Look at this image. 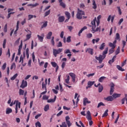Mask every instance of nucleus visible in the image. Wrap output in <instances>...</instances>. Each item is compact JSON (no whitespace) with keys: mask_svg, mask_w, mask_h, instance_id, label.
Wrapping results in <instances>:
<instances>
[{"mask_svg":"<svg viewBox=\"0 0 127 127\" xmlns=\"http://www.w3.org/2000/svg\"><path fill=\"white\" fill-rule=\"evenodd\" d=\"M42 36H40L39 35H37V37L38 38V40L41 42H43L44 38V34H42Z\"/></svg>","mask_w":127,"mask_h":127,"instance_id":"nucleus-12","label":"nucleus"},{"mask_svg":"<svg viewBox=\"0 0 127 127\" xmlns=\"http://www.w3.org/2000/svg\"><path fill=\"white\" fill-rule=\"evenodd\" d=\"M65 20V17L64 16H61L58 18L59 22L62 23Z\"/></svg>","mask_w":127,"mask_h":127,"instance_id":"nucleus-11","label":"nucleus"},{"mask_svg":"<svg viewBox=\"0 0 127 127\" xmlns=\"http://www.w3.org/2000/svg\"><path fill=\"white\" fill-rule=\"evenodd\" d=\"M99 40H100V39L99 38H97L96 40V39H93L92 42V43L93 44H95V42L96 43H98V42H99Z\"/></svg>","mask_w":127,"mask_h":127,"instance_id":"nucleus-41","label":"nucleus"},{"mask_svg":"<svg viewBox=\"0 0 127 127\" xmlns=\"http://www.w3.org/2000/svg\"><path fill=\"white\" fill-rule=\"evenodd\" d=\"M62 46H63L62 43H61V42H59L58 45H57V47L59 48V47H62Z\"/></svg>","mask_w":127,"mask_h":127,"instance_id":"nucleus-62","label":"nucleus"},{"mask_svg":"<svg viewBox=\"0 0 127 127\" xmlns=\"http://www.w3.org/2000/svg\"><path fill=\"white\" fill-rule=\"evenodd\" d=\"M67 29L69 30L70 32H72V30H73V26H68Z\"/></svg>","mask_w":127,"mask_h":127,"instance_id":"nucleus-53","label":"nucleus"},{"mask_svg":"<svg viewBox=\"0 0 127 127\" xmlns=\"http://www.w3.org/2000/svg\"><path fill=\"white\" fill-rule=\"evenodd\" d=\"M59 2L60 3V5L62 6L63 8H66V4L65 3L63 2L64 0H58Z\"/></svg>","mask_w":127,"mask_h":127,"instance_id":"nucleus-9","label":"nucleus"},{"mask_svg":"<svg viewBox=\"0 0 127 127\" xmlns=\"http://www.w3.org/2000/svg\"><path fill=\"white\" fill-rule=\"evenodd\" d=\"M117 8H118L119 15H121L122 13V12L121 11V7L120 6H117Z\"/></svg>","mask_w":127,"mask_h":127,"instance_id":"nucleus-47","label":"nucleus"},{"mask_svg":"<svg viewBox=\"0 0 127 127\" xmlns=\"http://www.w3.org/2000/svg\"><path fill=\"white\" fill-rule=\"evenodd\" d=\"M23 47V41H21L20 45L19 46L18 49H22Z\"/></svg>","mask_w":127,"mask_h":127,"instance_id":"nucleus-51","label":"nucleus"},{"mask_svg":"<svg viewBox=\"0 0 127 127\" xmlns=\"http://www.w3.org/2000/svg\"><path fill=\"white\" fill-rule=\"evenodd\" d=\"M114 52V49L111 48V49L109 50V54L110 55V54L113 53Z\"/></svg>","mask_w":127,"mask_h":127,"instance_id":"nucleus-58","label":"nucleus"},{"mask_svg":"<svg viewBox=\"0 0 127 127\" xmlns=\"http://www.w3.org/2000/svg\"><path fill=\"white\" fill-rule=\"evenodd\" d=\"M49 99V96L47 95H44L43 96V100H48Z\"/></svg>","mask_w":127,"mask_h":127,"instance_id":"nucleus-59","label":"nucleus"},{"mask_svg":"<svg viewBox=\"0 0 127 127\" xmlns=\"http://www.w3.org/2000/svg\"><path fill=\"white\" fill-rule=\"evenodd\" d=\"M127 60H126L125 61H124L122 63V66H124L126 64V62H127Z\"/></svg>","mask_w":127,"mask_h":127,"instance_id":"nucleus-64","label":"nucleus"},{"mask_svg":"<svg viewBox=\"0 0 127 127\" xmlns=\"http://www.w3.org/2000/svg\"><path fill=\"white\" fill-rule=\"evenodd\" d=\"M60 85V90L61 92H62L63 91V87L62 86V85H61V83H59Z\"/></svg>","mask_w":127,"mask_h":127,"instance_id":"nucleus-61","label":"nucleus"},{"mask_svg":"<svg viewBox=\"0 0 127 127\" xmlns=\"http://www.w3.org/2000/svg\"><path fill=\"white\" fill-rule=\"evenodd\" d=\"M116 40H120V34L119 33H117L116 34Z\"/></svg>","mask_w":127,"mask_h":127,"instance_id":"nucleus-46","label":"nucleus"},{"mask_svg":"<svg viewBox=\"0 0 127 127\" xmlns=\"http://www.w3.org/2000/svg\"><path fill=\"white\" fill-rule=\"evenodd\" d=\"M6 55L8 56V57L9 58H10V56H11V53H10V49H8V51L6 53Z\"/></svg>","mask_w":127,"mask_h":127,"instance_id":"nucleus-28","label":"nucleus"},{"mask_svg":"<svg viewBox=\"0 0 127 127\" xmlns=\"http://www.w3.org/2000/svg\"><path fill=\"white\" fill-rule=\"evenodd\" d=\"M108 48H106L105 50L103 52V55H99V57H95V59L99 61V64H101L103 60L106 58V54L108 53Z\"/></svg>","mask_w":127,"mask_h":127,"instance_id":"nucleus-2","label":"nucleus"},{"mask_svg":"<svg viewBox=\"0 0 127 127\" xmlns=\"http://www.w3.org/2000/svg\"><path fill=\"white\" fill-rule=\"evenodd\" d=\"M63 51V49H59L58 50L54 49H53V55L54 57H57L58 54H60L61 52Z\"/></svg>","mask_w":127,"mask_h":127,"instance_id":"nucleus-5","label":"nucleus"},{"mask_svg":"<svg viewBox=\"0 0 127 127\" xmlns=\"http://www.w3.org/2000/svg\"><path fill=\"white\" fill-rule=\"evenodd\" d=\"M52 35H53V32H49L46 36L47 39H51Z\"/></svg>","mask_w":127,"mask_h":127,"instance_id":"nucleus-18","label":"nucleus"},{"mask_svg":"<svg viewBox=\"0 0 127 127\" xmlns=\"http://www.w3.org/2000/svg\"><path fill=\"white\" fill-rule=\"evenodd\" d=\"M101 106H104L105 105L102 102H100L98 105L97 108H99Z\"/></svg>","mask_w":127,"mask_h":127,"instance_id":"nucleus-56","label":"nucleus"},{"mask_svg":"<svg viewBox=\"0 0 127 127\" xmlns=\"http://www.w3.org/2000/svg\"><path fill=\"white\" fill-rule=\"evenodd\" d=\"M27 82L26 81H25L24 80H23L22 81V83L21 86H20L22 88H24L27 86Z\"/></svg>","mask_w":127,"mask_h":127,"instance_id":"nucleus-7","label":"nucleus"},{"mask_svg":"<svg viewBox=\"0 0 127 127\" xmlns=\"http://www.w3.org/2000/svg\"><path fill=\"white\" fill-rule=\"evenodd\" d=\"M95 83V81H88L87 83V86L86 87V89H88L89 88H91L93 85Z\"/></svg>","mask_w":127,"mask_h":127,"instance_id":"nucleus-8","label":"nucleus"},{"mask_svg":"<svg viewBox=\"0 0 127 127\" xmlns=\"http://www.w3.org/2000/svg\"><path fill=\"white\" fill-rule=\"evenodd\" d=\"M120 52V47H118L117 50L115 52L116 55H118Z\"/></svg>","mask_w":127,"mask_h":127,"instance_id":"nucleus-43","label":"nucleus"},{"mask_svg":"<svg viewBox=\"0 0 127 127\" xmlns=\"http://www.w3.org/2000/svg\"><path fill=\"white\" fill-rule=\"evenodd\" d=\"M64 54H68V53H71V52L70 51V50L67 49L64 51Z\"/></svg>","mask_w":127,"mask_h":127,"instance_id":"nucleus-60","label":"nucleus"},{"mask_svg":"<svg viewBox=\"0 0 127 127\" xmlns=\"http://www.w3.org/2000/svg\"><path fill=\"white\" fill-rule=\"evenodd\" d=\"M94 75H95V73H91V74L87 75V76L88 77H90L91 76H94Z\"/></svg>","mask_w":127,"mask_h":127,"instance_id":"nucleus-63","label":"nucleus"},{"mask_svg":"<svg viewBox=\"0 0 127 127\" xmlns=\"http://www.w3.org/2000/svg\"><path fill=\"white\" fill-rule=\"evenodd\" d=\"M16 102V104H15V113L17 114L18 113V100H16L14 101V104H15Z\"/></svg>","mask_w":127,"mask_h":127,"instance_id":"nucleus-17","label":"nucleus"},{"mask_svg":"<svg viewBox=\"0 0 127 127\" xmlns=\"http://www.w3.org/2000/svg\"><path fill=\"white\" fill-rule=\"evenodd\" d=\"M93 37V34L91 33H88L86 35V37L88 39H90Z\"/></svg>","mask_w":127,"mask_h":127,"instance_id":"nucleus-44","label":"nucleus"},{"mask_svg":"<svg viewBox=\"0 0 127 127\" xmlns=\"http://www.w3.org/2000/svg\"><path fill=\"white\" fill-rule=\"evenodd\" d=\"M18 76V74L16 73L14 74L12 77H11L10 79L12 80H14Z\"/></svg>","mask_w":127,"mask_h":127,"instance_id":"nucleus-42","label":"nucleus"},{"mask_svg":"<svg viewBox=\"0 0 127 127\" xmlns=\"http://www.w3.org/2000/svg\"><path fill=\"white\" fill-rule=\"evenodd\" d=\"M85 52L86 53L88 52L91 55H93L94 54V50L93 49L87 48Z\"/></svg>","mask_w":127,"mask_h":127,"instance_id":"nucleus-10","label":"nucleus"},{"mask_svg":"<svg viewBox=\"0 0 127 127\" xmlns=\"http://www.w3.org/2000/svg\"><path fill=\"white\" fill-rule=\"evenodd\" d=\"M54 39H55V37H52V40H51V43L53 45V46L55 45V42Z\"/></svg>","mask_w":127,"mask_h":127,"instance_id":"nucleus-45","label":"nucleus"},{"mask_svg":"<svg viewBox=\"0 0 127 127\" xmlns=\"http://www.w3.org/2000/svg\"><path fill=\"white\" fill-rule=\"evenodd\" d=\"M92 5H93V6L92 7V8H93L94 9H97V4H96L95 0H93L92 1Z\"/></svg>","mask_w":127,"mask_h":127,"instance_id":"nucleus-20","label":"nucleus"},{"mask_svg":"<svg viewBox=\"0 0 127 127\" xmlns=\"http://www.w3.org/2000/svg\"><path fill=\"white\" fill-rule=\"evenodd\" d=\"M103 89V87L102 85H100L98 87V92L99 93L101 92Z\"/></svg>","mask_w":127,"mask_h":127,"instance_id":"nucleus-27","label":"nucleus"},{"mask_svg":"<svg viewBox=\"0 0 127 127\" xmlns=\"http://www.w3.org/2000/svg\"><path fill=\"white\" fill-rule=\"evenodd\" d=\"M71 36H68L67 38H66V42L67 43H70L71 42Z\"/></svg>","mask_w":127,"mask_h":127,"instance_id":"nucleus-50","label":"nucleus"},{"mask_svg":"<svg viewBox=\"0 0 127 127\" xmlns=\"http://www.w3.org/2000/svg\"><path fill=\"white\" fill-rule=\"evenodd\" d=\"M87 28L86 26L83 27L78 32V36H81V33H82L84 30L87 29Z\"/></svg>","mask_w":127,"mask_h":127,"instance_id":"nucleus-16","label":"nucleus"},{"mask_svg":"<svg viewBox=\"0 0 127 127\" xmlns=\"http://www.w3.org/2000/svg\"><path fill=\"white\" fill-rule=\"evenodd\" d=\"M29 48H27L26 50V55L27 56V58L29 59Z\"/></svg>","mask_w":127,"mask_h":127,"instance_id":"nucleus-24","label":"nucleus"},{"mask_svg":"<svg viewBox=\"0 0 127 127\" xmlns=\"http://www.w3.org/2000/svg\"><path fill=\"white\" fill-rule=\"evenodd\" d=\"M108 110H106L104 113L103 114V115H102V117H106L108 116Z\"/></svg>","mask_w":127,"mask_h":127,"instance_id":"nucleus-40","label":"nucleus"},{"mask_svg":"<svg viewBox=\"0 0 127 127\" xmlns=\"http://www.w3.org/2000/svg\"><path fill=\"white\" fill-rule=\"evenodd\" d=\"M69 75L72 78V82H75V81H76V74L74 73L70 72L69 73Z\"/></svg>","mask_w":127,"mask_h":127,"instance_id":"nucleus-6","label":"nucleus"},{"mask_svg":"<svg viewBox=\"0 0 127 127\" xmlns=\"http://www.w3.org/2000/svg\"><path fill=\"white\" fill-rule=\"evenodd\" d=\"M65 14L66 15V16L67 17V18L70 19V18L71 17V16H70V13H69L67 11H66L65 12Z\"/></svg>","mask_w":127,"mask_h":127,"instance_id":"nucleus-37","label":"nucleus"},{"mask_svg":"<svg viewBox=\"0 0 127 127\" xmlns=\"http://www.w3.org/2000/svg\"><path fill=\"white\" fill-rule=\"evenodd\" d=\"M47 81H48V79H46L45 83H44V82L42 83V89L43 90H45V91L41 93V95L39 96V98H42V95L45 94L47 92V86H46V85L47 84Z\"/></svg>","mask_w":127,"mask_h":127,"instance_id":"nucleus-4","label":"nucleus"},{"mask_svg":"<svg viewBox=\"0 0 127 127\" xmlns=\"http://www.w3.org/2000/svg\"><path fill=\"white\" fill-rule=\"evenodd\" d=\"M70 80V76L69 75L66 76V79L65 80V83L69 84V81Z\"/></svg>","mask_w":127,"mask_h":127,"instance_id":"nucleus-30","label":"nucleus"},{"mask_svg":"<svg viewBox=\"0 0 127 127\" xmlns=\"http://www.w3.org/2000/svg\"><path fill=\"white\" fill-rule=\"evenodd\" d=\"M57 96L55 95L54 99H50L49 100H48L47 102L48 103H54V102H55L56 101V99H57Z\"/></svg>","mask_w":127,"mask_h":127,"instance_id":"nucleus-13","label":"nucleus"},{"mask_svg":"<svg viewBox=\"0 0 127 127\" xmlns=\"http://www.w3.org/2000/svg\"><path fill=\"white\" fill-rule=\"evenodd\" d=\"M87 119L89 121L92 120V117L91 115L86 116Z\"/></svg>","mask_w":127,"mask_h":127,"instance_id":"nucleus-57","label":"nucleus"},{"mask_svg":"<svg viewBox=\"0 0 127 127\" xmlns=\"http://www.w3.org/2000/svg\"><path fill=\"white\" fill-rule=\"evenodd\" d=\"M97 22V26H99V25L100 24V21L97 20V18H95L93 21L91 22V24L92 26H91L90 27H92V33H95L96 32H100V27H97L96 29V22Z\"/></svg>","mask_w":127,"mask_h":127,"instance_id":"nucleus-1","label":"nucleus"},{"mask_svg":"<svg viewBox=\"0 0 127 127\" xmlns=\"http://www.w3.org/2000/svg\"><path fill=\"white\" fill-rule=\"evenodd\" d=\"M6 39H4L3 42V45H2V47L3 49H5L6 47Z\"/></svg>","mask_w":127,"mask_h":127,"instance_id":"nucleus-38","label":"nucleus"},{"mask_svg":"<svg viewBox=\"0 0 127 127\" xmlns=\"http://www.w3.org/2000/svg\"><path fill=\"white\" fill-rule=\"evenodd\" d=\"M105 44L104 43H103L101 46H100V47L99 48V49L101 50H103L104 48V47L105 46Z\"/></svg>","mask_w":127,"mask_h":127,"instance_id":"nucleus-35","label":"nucleus"},{"mask_svg":"<svg viewBox=\"0 0 127 127\" xmlns=\"http://www.w3.org/2000/svg\"><path fill=\"white\" fill-rule=\"evenodd\" d=\"M7 66V64L4 63L3 65L2 66L1 69L3 70H5Z\"/></svg>","mask_w":127,"mask_h":127,"instance_id":"nucleus-49","label":"nucleus"},{"mask_svg":"<svg viewBox=\"0 0 127 127\" xmlns=\"http://www.w3.org/2000/svg\"><path fill=\"white\" fill-rule=\"evenodd\" d=\"M31 37V34H27L26 35V40H29Z\"/></svg>","mask_w":127,"mask_h":127,"instance_id":"nucleus-55","label":"nucleus"},{"mask_svg":"<svg viewBox=\"0 0 127 127\" xmlns=\"http://www.w3.org/2000/svg\"><path fill=\"white\" fill-rule=\"evenodd\" d=\"M25 93V91L21 89H19V95H23Z\"/></svg>","mask_w":127,"mask_h":127,"instance_id":"nucleus-25","label":"nucleus"},{"mask_svg":"<svg viewBox=\"0 0 127 127\" xmlns=\"http://www.w3.org/2000/svg\"><path fill=\"white\" fill-rule=\"evenodd\" d=\"M33 17H34V15L29 14V15H28V20H30L31 19L33 18Z\"/></svg>","mask_w":127,"mask_h":127,"instance_id":"nucleus-54","label":"nucleus"},{"mask_svg":"<svg viewBox=\"0 0 127 127\" xmlns=\"http://www.w3.org/2000/svg\"><path fill=\"white\" fill-rule=\"evenodd\" d=\"M91 103V101L88 100V98H84L83 99V105L86 106V104Z\"/></svg>","mask_w":127,"mask_h":127,"instance_id":"nucleus-14","label":"nucleus"},{"mask_svg":"<svg viewBox=\"0 0 127 127\" xmlns=\"http://www.w3.org/2000/svg\"><path fill=\"white\" fill-rule=\"evenodd\" d=\"M38 5H39V3H36L34 4H29L28 5V6H32V7H35L37 6Z\"/></svg>","mask_w":127,"mask_h":127,"instance_id":"nucleus-22","label":"nucleus"},{"mask_svg":"<svg viewBox=\"0 0 127 127\" xmlns=\"http://www.w3.org/2000/svg\"><path fill=\"white\" fill-rule=\"evenodd\" d=\"M51 64L54 67H56L57 66H58V64L55 62H51Z\"/></svg>","mask_w":127,"mask_h":127,"instance_id":"nucleus-34","label":"nucleus"},{"mask_svg":"<svg viewBox=\"0 0 127 127\" xmlns=\"http://www.w3.org/2000/svg\"><path fill=\"white\" fill-rule=\"evenodd\" d=\"M36 127H41V124L39 121H38L35 124Z\"/></svg>","mask_w":127,"mask_h":127,"instance_id":"nucleus-33","label":"nucleus"},{"mask_svg":"<svg viewBox=\"0 0 127 127\" xmlns=\"http://www.w3.org/2000/svg\"><path fill=\"white\" fill-rule=\"evenodd\" d=\"M48 21H46L44 24H43V25L41 26V29H43L44 28H45L46 27H47L48 26Z\"/></svg>","mask_w":127,"mask_h":127,"instance_id":"nucleus-31","label":"nucleus"},{"mask_svg":"<svg viewBox=\"0 0 127 127\" xmlns=\"http://www.w3.org/2000/svg\"><path fill=\"white\" fill-rule=\"evenodd\" d=\"M104 100H107L108 101H112L114 100V99L113 98V96H109L107 98H104Z\"/></svg>","mask_w":127,"mask_h":127,"instance_id":"nucleus-15","label":"nucleus"},{"mask_svg":"<svg viewBox=\"0 0 127 127\" xmlns=\"http://www.w3.org/2000/svg\"><path fill=\"white\" fill-rule=\"evenodd\" d=\"M3 31L5 33H6L7 32V24H6L4 27L3 28Z\"/></svg>","mask_w":127,"mask_h":127,"instance_id":"nucleus-39","label":"nucleus"},{"mask_svg":"<svg viewBox=\"0 0 127 127\" xmlns=\"http://www.w3.org/2000/svg\"><path fill=\"white\" fill-rule=\"evenodd\" d=\"M12 112V110L11 108H7L6 110V114H10Z\"/></svg>","mask_w":127,"mask_h":127,"instance_id":"nucleus-19","label":"nucleus"},{"mask_svg":"<svg viewBox=\"0 0 127 127\" xmlns=\"http://www.w3.org/2000/svg\"><path fill=\"white\" fill-rule=\"evenodd\" d=\"M121 95V94L114 93L112 95V97H113L114 98H117L120 97Z\"/></svg>","mask_w":127,"mask_h":127,"instance_id":"nucleus-21","label":"nucleus"},{"mask_svg":"<svg viewBox=\"0 0 127 127\" xmlns=\"http://www.w3.org/2000/svg\"><path fill=\"white\" fill-rule=\"evenodd\" d=\"M114 91V88H111L110 91V94L112 95Z\"/></svg>","mask_w":127,"mask_h":127,"instance_id":"nucleus-52","label":"nucleus"},{"mask_svg":"<svg viewBox=\"0 0 127 127\" xmlns=\"http://www.w3.org/2000/svg\"><path fill=\"white\" fill-rule=\"evenodd\" d=\"M109 47H111L112 49H115L116 47V46L115 45H114V44L112 43H109Z\"/></svg>","mask_w":127,"mask_h":127,"instance_id":"nucleus-26","label":"nucleus"},{"mask_svg":"<svg viewBox=\"0 0 127 127\" xmlns=\"http://www.w3.org/2000/svg\"><path fill=\"white\" fill-rule=\"evenodd\" d=\"M117 68L118 69V70H119L120 71H125V69H123L121 66H120L119 65H117Z\"/></svg>","mask_w":127,"mask_h":127,"instance_id":"nucleus-32","label":"nucleus"},{"mask_svg":"<svg viewBox=\"0 0 127 127\" xmlns=\"http://www.w3.org/2000/svg\"><path fill=\"white\" fill-rule=\"evenodd\" d=\"M106 78V77L105 76H102L99 79H98V81L100 82H102L104 80V79Z\"/></svg>","mask_w":127,"mask_h":127,"instance_id":"nucleus-36","label":"nucleus"},{"mask_svg":"<svg viewBox=\"0 0 127 127\" xmlns=\"http://www.w3.org/2000/svg\"><path fill=\"white\" fill-rule=\"evenodd\" d=\"M66 122L68 127H71V126H72V124L71 123V122L70 121H66Z\"/></svg>","mask_w":127,"mask_h":127,"instance_id":"nucleus-48","label":"nucleus"},{"mask_svg":"<svg viewBox=\"0 0 127 127\" xmlns=\"http://www.w3.org/2000/svg\"><path fill=\"white\" fill-rule=\"evenodd\" d=\"M83 15H85V12L80 10L79 8H78L76 18L79 20H81L83 18Z\"/></svg>","mask_w":127,"mask_h":127,"instance_id":"nucleus-3","label":"nucleus"},{"mask_svg":"<svg viewBox=\"0 0 127 127\" xmlns=\"http://www.w3.org/2000/svg\"><path fill=\"white\" fill-rule=\"evenodd\" d=\"M50 109V105L49 104L46 105L44 107V111L47 112Z\"/></svg>","mask_w":127,"mask_h":127,"instance_id":"nucleus-23","label":"nucleus"},{"mask_svg":"<svg viewBox=\"0 0 127 127\" xmlns=\"http://www.w3.org/2000/svg\"><path fill=\"white\" fill-rule=\"evenodd\" d=\"M51 13V10H49L48 11H46L44 14V17H47Z\"/></svg>","mask_w":127,"mask_h":127,"instance_id":"nucleus-29","label":"nucleus"}]
</instances>
